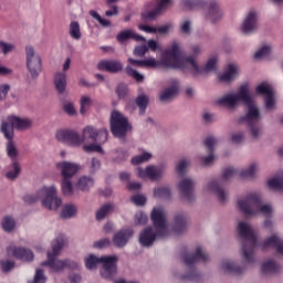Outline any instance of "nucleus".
<instances>
[{
    "label": "nucleus",
    "instance_id": "13d9d810",
    "mask_svg": "<svg viewBox=\"0 0 283 283\" xmlns=\"http://www.w3.org/2000/svg\"><path fill=\"white\" fill-rule=\"evenodd\" d=\"M130 201H133V203L137 205V206H144L147 201L145 196L142 195H135L133 196V198H130Z\"/></svg>",
    "mask_w": 283,
    "mask_h": 283
},
{
    "label": "nucleus",
    "instance_id": "e433bc0d",
    "mask_svg": "<svg viewBox=\"0 0 283 283\" xmlns=\"http://www.w3.org/2000/svg\"><path fill=\"white\" fill-rule=\"evenodd\" d=\"M93 186H94L93 178L87 177V176L81 177L77 182V187L82 191H87Z\"/></svg>",
    "mask_w": 283,
    "mask_h": 283
},
{
    "label": "nucleus",
    "instance_id": "72a5a7b5",
    "mask_svg": "<svg viewBox=\"0 0 283 283\" xmlns=\"http://www.w3.org/2000/svg\"><path fill=\"white\" fill-rule=\"evenodd\" d=\"M187 229V217L184 214L175 216V232L181 233Z\"/></svg>",
    "mask_w": 283,
    "mask_h": 283
},
{
    "label": "nucleus",
    "instance_id": "ea45409f",
    "mask_svg": "<svg viewBox=\"0 0 283 283\" xmlns=\"http://www.w3.org/2000/svg\"><path fill=\"white\" fill-rule=\"evenodd\" d=\"M77 212V209L74 205H66L61 213L63 219L72 218Z\"/></svg>",
    "mask_w": 283,
    "mask_h": 283
},
{
    "label": "nucleus",
    "instance_id": "0eeeda50",
    "mask_svg": "<svg viewBox=\"0 0 283 283\" xmlns=\"http://www.w3.org/2000/svg\"><path fill=\"white\" fill-rule=\"evenodd\" d=\"M64 244H65V239L63 235L59 237L55 241H53V244H52L53 252L48 253L49 260L42 262V265H48L55 272L62 271L64 268L77 269L78 264L74 261L56 260V256L60 254V251L63 249Z\"/></svg>",
    "mask_w": 283,
    "mask_h": 283
},
{
    "label": "nucleus",
    "instance_id": "7c9ffc66",
    "mask_svg": "<svg viewBox=\"0 0 283 283\" xmlns=\"http://www.w3.org/2000/svg\"><path fill=\"white\" fill-rule=\"evenodd\" d=\"M263 274H275L281 271V265L276 264L273 260L264 262L261 266Z\"/></svg>",
    "mask_w": 283,
    "mask_h": 283
},
{
    "label": "nucleus",
    "instance_id": "4d7b16f0",
    "mask_svg": "<svg viewBox=\"0 0 283 283\" xmlns=\"http://www.w3.org/2000/svg\"><path fill=\"white\" fill-rule=\"evenodd\" d=\"M115 92L119 98H125L127 96L128 90L126 85L119 84L117 85V90H115Z\"/></svg>",
    "mask_w": 283,
    "mask_h": 283
},
{
    "label": "nucleus",
    "instance_id": "5fc2aeb1",
    "mask_svg": "<svg viewBox=\"0 0 283 283\" xmlns=\"http://www.w3.org/2000/svg\"><path fill=\"white\" fill-rule=\"evenodd\" d=\"M264 104L266 109H273L275 106L274 93L264 97Z\"/></svg>",
    "mask_w": 283,
    "mask_h": 283
},
{
    "label": "nucleus",
    "instance_id": "c756f323",
    "mask_svg": "<svg viewBox=\"0 0 283 283\" xmlns=\"http://www.w3.org/2000/svg\"><path fill=\"white\" fill-rule=\"evenodd\" d=\"M238 74V67L234 64H229L227 71L219 76L220 82H232Z\"/></svg>",
    "mask_w": 283,
    "mask_h": 283
},
{
    "label": "nucleus",
    "instance_id": "8fccbe9b",
    "mask_svg": "<svg viewBox=\"0 0 283 283\" xmlns=\"http://www.w3.org/2000/svg\"><path fill=\"white\" fill-rule=\"evenodd\" d=\"M271 53V48L269 46H262L259 51H256L254 53V59L255 60H261V59H264L266 56H269Z\"/></svg>",
    "mask_w": 283,
    "mask_h": 283
},
{
    "label": "nucleus",
    "instance_id": "6ab92c4d",
    "mask_svg": "<svg viewBox=\"0 0 283 283\" xmlns=\"http://www.w3.org/2000/svg\"><path fill=\"white\" fill-rule=\"evenodd\" d=\"M195 181L190 178H186L179 182V192L181 197L186 198L188 201H192L193 197V189H195Z\"/></svg>",
    "mask_w": 283,
    "mask_h": 283
},
{
    "label": "nucleus",
    "instance_id": "aec40b11",
    "mask_svg": "<svg viewBox=\"0 0 283 283\" xmlns=\"http://www.w3.org/2000/svg\"><path fill=\"white\" fill-rule=\"evenodd\" d=\"M7 251L9 255H13L17 259H20L22 261H32L34 258L33 252L25 248H17V247L10 245L8 247Z\"/></svg>",
    "mask_w": 283,
    "mask_h": 283
},
{
    "label": "nucleus",
    "instance_id": "0e129e2a",
    "mask_svg": "<svg viewBox=\"0 0 283 283\" xmlns=\"http://www.w3.org/2000/svg\"><path fill=\"white\" fill-rule=\"evenodd\" d=\"M10 91V86L8 84L0 86V101L4 99Z\"/></svg>",
    "mask_w": 283,
    "mask_h": 283
},
{
    "label": "nucleus",
    "instance_id": "cd10ccee",
    "mask_svg": "<svg viewBox=\"0 0 283 283\" xmlns=\"http://www.w3.org/2000/svg\"><path fill=\"white\" fill-rule=\"evenodd\" d=\"M129 39H133L137 42L145 41V39L142 35L134 33L132 30L122 31L119 32V34H117V42L119 43H124Z\"/></svg>",
    "mask_w": 283,
    "mask_h": 283
},
{
    "label": "nucleus",
    "instance_id": "9b49d317",
    "mask_svg": "<svg viewBox=\"0 0 283 283\" xmlns=\"http://www.w3.org/2000/svg\"><path fill=\"white\" fill-rule=\"evenodd\" d=\"M202 261L207 262L209 261V255L202 250L201 247L197 248V251L195 254H186L184 255V263L190 268V273L181 276L184 280H190L192 282H200L201 275L196 271L193 268L195 263Z\"/></svg>",
    "mask_w": 283,
    "mask_h": 283
},
{
    "label": "nucleus",
    "instance_id": "2f4dec72",
    "mask_svg": "<svg viewBox=\"0 0 283 283\" xmlns=\"http://www.w3.org/2000/svg\"><path fill=\"white\" fill-rule=\"evenodd\" d=\"M54 85L59 94H63L66 90V74L57 73L54 78Z\"/></svg>",
    "mask_w": 283,
    "mask_h": 283
},
{
    "label": "nucleus",
    "instance_id": "2eb2a0df",
    "mask_svg": "<svg viewBox=\"0 0 283 283\" xmlns=\"http://www.w3.org/2000/svg\"><path fill=\"white\" fill-rule=\"evenodd\" d=\"M184 60H190L192 61V63H195V66L197 67V70L193 67V65L188 64L186 67H180L181 71L185 72H190V74H192V76L198 77L200 75H202L203 73H208V72H212L217 70V59L212 57L210 60L207 61L205 67H200L197 63V61H195V59L192 56L190 57H184Z\"/></svg>",
    "mask_w": 283,
    "mask_h": 283
},
{
    "label": "nucleus",
    "instance_id": "052dcab7",
    "mask_svg": "<svg viewBox=\"0 0 283 283\" xmlns=\"http://www.w3.org/2000/svg\"><path fill=\"white\" fill-rule=\"evenodd\" d=\"M187 167H188V161L186 159H184V160L179 161V165H177L176 170L179 175L184 176Z\"/></svg>",
    "mask_w": 283,
    "mask_h": 283
},
{
    "label": "nucleus",
    "instance_id": "7ed1b4c3",
    "mask_svg": "<svg viewBox=\"0 0 283 283\" xmlns=\"http://www.w3.org/2000/svg\"><path fill=\"white\" fill-rule=\"evenodd\" d=\"M187 65H192V67L197 70L196 64L191 61V59L184 60L180 45L177 42L172 43V46H170V49L164 51V54H161V61H157L154 57L144 60V67L147 69H158L160 66H164L166 69L180 70L182 67H186Z\"/></svg>",
    "mask_w": 283,
    "mask_h": 283
},
{
    "label": "nucleus",
    "instance_id": "a211bd4d",
    "mask_svg": "<svg viewBox=\"0 0 283 283\" xmlns=\"http://www.w3.org/2000/svg\"><path fill=\"white\" fill-rule=\"evenodd\" d=\"M255 30H258V13L250 11L242 23L241 31L243 34H251Z\"/></svg>",
    "mask_w": 283,
    "mask_h": 283
},
{
    "label": "nucleus",
    "instance_id": "a19ab883",
    "mask_svg": "<svg viewBox=\"0 0 283 283\" xmlns=\"http://www.w3.org/2000/svg\"><path fill=\"white\" fill-rule=\"evenodd\" d=\"M126 75L135 78V81H137V83H143L145 80V76L139 74L137 71H135L132 66H126Z\"/></svg>",
    "mask_w": 283,
    "mask_h": 283
},
{
    "label": "nucleus",
    "instance_id": "f03ea898",
    "mask_svg": "<svg viewBox=\"0 0 283 283\" xmlns=\"http://www.w3.org/2000/svg\"><path fill=\"white\" fill-rule=\"evenodd\" d=\"M56 138L70 146H80L88 140L105 144L108 139V130L105 128L96 129L93 126H87L83 129V135L81 137L80 134L74 130L62 129L57 132Z\"/></svg>",
    "mask_w": 283,
    "mask_h": 283
},
{
    "label": "nucleus",
    "instance_id": "a878e982",
    "mask_svg": "<svg viewBox=\"0 0 283 283\" xmlns=\"http://www.w3.org/2000/svg\"><path fill=\"white\" fill-rule=\"evenodd\" d=\"M98 70L109 73H119L123 71V64L119 61H102L97 65Z\"/></svg>",
    "mask_w": 283,
    "mask_h": 283
},
{
    "label": "nucleus",
    "instance_id": "603ef678",
    "mask_svg": "<svg viewBox=\"0 0 283 283\" xmlns=\"http://www.w3.org/2000/svg\"><path fill=\"white\" fill-rule=\"evenodd\" d=\"M91 105H92V101H91L90 97H86V96L82 97V99H81V114L84 115L87 112V109Z\"/></svg>",
    "mask_w": 283,
    "mask_h": 283
},
{
    "label": "nucleus",
    "instance_id": "6e6552de",
    "mask_svg": "<svg viewBox=\"0 0 283 283\" xmlns=\"http://www.w3.org/2000/svg\"><path fill=\"white\" fill-rule=\"evenodd\" d=\"M42 196L45 198L42 200V205L50 210H57L62 206V199L56 195V188L54 186L45 187L38 191L35 195H27L23 200L27 203L36 202Z\"/></svg>",
    "mask_w": 283,
    "mask_h": 283
},
{
    "label": "nucleus",
    "instance_id": "bb28decb",
    "mask_svg": "<svg viewBox=\"0 0 283 283\" xmlns=\"http://www.w3.org/2000/svg\"><path fill=\"white\" fill-rule=\"evenodd\" d=\"M217 144V139L213 137H208L205 139L203 145L205 147L208 149V156L206 158H203L202 163L206 166H209L210 164H212L214 161V145Z\"/></svg>",
    "mask_w": 283,
    "mask_h": 283
},
{
    "label": "nucleus",
    "instance_id": "f257e3e1",
    "mask_svg": "<svg viewBox=\"0 0 283 283\" xmlns=\"http://www.w3.org/2000/svg\"><path fill=\"white\" fill-rule=\"evenodd\" d=\"M240 102L247 105L248 113L244 117L239 119V123H245L251 133V136L254 139H258L261 135V114L259 108L254 105L249 93V87L247 85H241L239 92L235 95L228 94L217 101L219 105L229 108H234Z\"/></svg>",
    "mask_w": 283,
    "mask_h": 283
},
{
    "label": "nucleus",
    "instance_id": "423d86ee",
    "mask_svg": "<svg viewBox=\"0 0 283 283\" xmlns=\"http://www.w3.org/2000/svg\"><path fill=\"white\" fill-rule=\"evenodd\" d=\"M238 207L245 216L262 213L269 217L273 211L270 205H262L261 197L254 193L248 195L243 200H239Z\"/></svg>",
    "mask_w": 283,
    "mask_h": 283
},
{
    "label": "nucleus",
    "instance_id": "774afa93",
    "mask_svg": "<svg viewBox=\"0 0 283 283\" xmlns=\"http://www.w3.org/2000/svg\"><path fill=\"white\" fill-rule=\"evenodd\" d=\"M109 240L108 239H103V240H99V241H96L95 243H94V248H96V249H102V248H105V247H107V245H109Z\"/></svg>",
    "mask_w": 283,
    "mask_h": 283
},
{
    "label": "nucleus",
    "instance_id": "5701e85b",
    "mask_svg": "<svg viewBox=\"0 0 283 283\" xmlns=\"http://www.w3.org/2000/svg\"><path fill=\"white\" fill-rule=\"evenodd\" d=\"M223 13L219 7V4L214 1H210L208 4V12L206 14V19L209 20L211 23H216L217 21L221 20Z\"/></svg>",
    "mask_w": 283,
    "mask_h": 283
},
{
    "label": "nucleus",
    "instance_id": "ddd939ff",
    "mask_svg": "<svg viewBox=\"0 0 283 283\" xmlns=\"http://www.w3.org/2000/svg\"><path fill=\"white\" fill-rule=\"evenodd\" d=\"M129 130H132V125L128 118L118 111H113L111 115V132L113 136L124 138Z\"/></svg>",
    "mask_w": 283,
    "mask_h": 283
},
{
    "label": "nucleus",
    "instance_id": "bf43d9fd",
    "mask_svg": "<svg viewBox=\"0 0 283 283\" xmlns=\"http://www.w3.org/2000/svg\"><path fill=\"white\" fill-rule=\"evenodd\" d=\"M147 221L148 217L144 212H137V214H135V223L145 224Z\"/></svg>",
    "mask_w": 283,
    "mask_h": 283
},
{
    "label": "nucleus",
    "instance_id": "39448f33",
    "mask_svg": "<svg viewBox=\"0 0 283 283\" xmlns=\"http://www.w3.org/2000/svg\"><path fill=\"white\" fill-rule=\"evenodd\" d=\"M238 232L242 241V256L243 259L252 263L254 261V251L258 247V237L254 230L245 222L238 223Z\"/></svg>",
    "mask_w": 283,
    "mask_h": 283
},
{
    "label": "nucleus",
    "instance_id": "3c124183",
    "mask_svg": "<svg viewBox=\"0 0 283 283\" xmlns=\"http://www.w3.org/2000/svg\"><path fill=\"white\" fill-rule=\"evenodd\" d=\"M101 145H103V144L85 145V146L83 147V149H84L86 153H94V151H96V153H99V154H104V150H103V148H102Z\"/></svg>",
    "mask_w": 283,
    "mask_h": 283
},
{
    "label": "nucleus",
    "instance_id": "f8f14e48",
    "mask_svg": "<svg viewBox=\"0 0 283 283\" xmlns=\"http://www.w3.org/2000/svg\"><path fill=\"white\" fill-rule=\"evenodd\" d=\"M238 174V170L228 167L223 169L222 177L220 179L213 180L208 185V189L211 190L218 198L219 202L227 201V193L223 190L224 181H228L230 178L234 177Z\"/></svg>",
    "mask_w": 283,
    "mask_h": 283
},
{
    "label": "nucleus",
    "instance_id": "dca6fc26",
    "mask_svg": "<svg viewBox=\"0 0 283 283\" xmlns=\"http://www.w3.org/2000/svg\"><path fill=\"white\" fill-rule=\"evenodd\" d=\"M172 6V0H161L155 7L153 11H144L142 12V22L148 23L155 21L164 11Z\"/></svg>",
    "mask_w": 283,
    "mask_h": 283
},
{
    "label": "nucleus",
    "instance_id": "6e6d98bb",
    "mask_svg": "<svg viewBox=\"0 0 283 283\" xmlns=\"http://www.w3.org/2000/svg\"><path fill=\"white\" fill-rule=\"evenodd\" d=\"M147 52H148V48L146 45H139V46L135 48V50L133 51V54L135 56L143 57V56H145V54Z\"/></svg>",
    "mask_w": 283,
    "mask_h": 283
},
{
    "label": "nucleus",
    "instance_id": "58836bf2",
    "mask_svg": "<svg viewBox=\"0 0 283 283\" xmlns=\"http://www.w3.org/2000/svg\"><path fill=\"white\" fill-rule=\"evenodd\" d=\"M114 210V206L111 203L104 205L97 212L96 219L98 221L103 220L111 211Z\"/></svg>",
    "mask_w": 283,
    "mask_h": 283
},
{
    "label": "nucleus",
    "instance_id": "79ce46f5",
    "mask_svg": "<svg viewBox=\"0 0 283 283\" xmlns=\"http://www.w3.org/2000/svg\"><path fill=\"white\" fill-rule=\"evenodd\" d=\"M2 228L6 232H11L15 228V221L11 217H4L2 220Z\"/></svg>",
    "mask_w": 283,
    "mask_h": 283
},
{
    "label": "nucleus",
    "instance_id": "f704fd0d",
    "mask_svg": "<svg viewBox=\"0 0 283 283\" xmlns=\"http://www.w3.org/2000/svg\"><path fill=\"white\" fill-rule=\"evenodd\" d=\"M178 95V87L177 86H170V88L161 92V95L159 96V99L161 102H170Z\"/></svg>",
    "mask_w": 283,
    "mask_h": 283
},
{
    "label": "nucleus",
    "instance_id": "c03bdc74",
    "mask_svg": "<svg viewBox=\"0 0 283 283\" xmlns=\"http://www.w3.org/2000/svg\"><path fill=\"white\" fill-rule=\"evenodd\" d=\"M255 92H256V94L264 95L265 97L273 94V90L264 83L258 85L255 88Z\"/></svg>",
    "mask_w": 283,
    "mask_h": 283
},
{
    "label": "nucleus",
    "instance_id": "4be33fe9",
    "mask_svg": "<svg viewBox=\"0 0 283 283\" xmlns=\"http://www.w3.org/2000/svg\"><path fill=\"white\" fill-rule=\"evenodd\" d=\"M137 175L142 178H148L150 180H158L163 177V170L155 166L146 167V169L139 168Z\"/></svg>",
    "mask_w": 283,
    "mask_h": 283
},
{
    "label": "nucleus",
    "instance_id": "c9c22d12",
    "mask_svg": "<svg viewBox=\"0 0 283 283\" xmlns=\"http://www.w3.org/2000/svg\"><path fill=\"white\" fill-rule=\"evenodd\" d=\"M268 186L270 189L281 191L283 190V172L280 176H275L274 178L268 181Z\"/></svg>",
    "mask_w": 283,
    "mask_h": 283
},
{
    "label": "nucleus",
    "instance_id": "4468645a",
    "mask_svg": "<svg viewBox=\"0 0 283 283\" xmlns=\"http://www.w3.org/2000/svg\"><path fill=\"white\" fill-rule=\"evenodd\" d=\"M27 55V67L32 76V78H38L42 72V60L39 54L35 53L33 46L28 45L25 48Z\"/></svg>",
    "mask_w": 283,
    "mask_h": 283
},
{
    "label": "nucleus",
    "instance_id": "37998d69",
    "mask_svg": "<svg viewBox=\"0 0 283 283\" xmlns=\"http://www.w3.org/2000/svg\"><path fill=\"white\" fill-rule=\"evenodd\" d=\"M70 34L74 40H80L82 38L81 28L77 22H72L70 25Z\"/></svg>",
    "mask_w": 283,
    "mask_h": 283
},
{
    "label": "nucleus",
    "instance_id": "4c0bfd02",
    "mask_svg": "<svg viewBox=\"0 0 283 283\" xmlns=\"http://www.w3.org/2000/svg\"><path fill=\"white\" fill-rule=\"evenodd\" d=\"M148 103L149 98L146 95L137 96V99H135V104H137V106L139 107V115L145 114Z\"/></svg>",
    "mask_w": 283,
    "mask_h": 283
},
{
    "label": "nucleus",
    "instance_id": "b1692460",
    "mask_svg": "<svg viewBox=\"0 0 283 283\" xmlns=\"http://www.w3.org/2000/svg\"><path fill=\"white\" fill-rule=\"evenodd\" d=\"M262 248H273L279 254L283 255V239H281L276 234H272L270 238L264 240Z\"/></svg>",
    "mask_w": 283,
    "mask_h": 283
},
{
    "label": "nucleus",
    "instance_id": "338daca9",
    "mask_svg": "<svg viewBox=\"0 0 283 283\" xmlns=\"http://www.w3.org/2000/svg\"><path fill=\"white\" fill-rule=\"evenodd\" d=\"M15 263L13 261H4L2 262V271L9 272L11 269H13Z\"/></svg>",
    "mask_w": 283,
    "mask_h": 283
},
{
    "label": "nucleus",
    "instance_id": "864d4df0",
    "mask_svg": "<svg viewBox=\"0 0 283 283\" xmlns=\"http://www.w3.org/2000/svg\"><path fill=\"white\" fill-rule=\"evenodd\" d=\"M45 281H46V277L44 275L43 270L38 269L36 272H35L34 280L32 282H29V283H45Z\"/></svg>",
    "mask_w": 283,
    "mask_h": 283
},
{
    "label": "nucleus",
    "instance_id": "393cba45",
    "mask_svg": "<svg viewBox=\"0 0 283 283\" xmlns=\"http://www.w3.org/2000/svg\"><path fill=\"white\" fill-rule=\"evenodd\" d=\"M9 125L13 128H17L18 130H25L31 127L32 122L28 118H20L17 116H9L8 117Z\"/></svg>",
    "mask_w": 283,
    "mask_h": 283
},
{
    "label": "nucleus",
    "instance_id": "49530a36",
    "mask_svg": "<svg viewBox=\"0 0 283 283\" xmlns=\"http://www.w3.org/2000/svg\"><path fill=\"white\" fill-rule=\"evenodd\" d=\"M155 197L157 198H170L171 191L169 187H159L155 189Z\"/></svg>",
    "mask_w": 283,
    "mask_h": 283
},
{
    "label": "nucleus",
    "instance_id": "c85d7f7f",
    "mask_svg": "<svg viewBox=\"0 0 283 283\" xmlns=\"http://www.w3.org/2000/svg\"><path fill=\"white\" fill-rule=\"evenodd\" d=\"M181 6L186 10H200L205 9L208 3L205 0H181Z\"/></svg>",
    "mask_w": 283,
    "mask_h": 283
},
{
    "label": "nucleus",
    "instance_id": "f3484780",
    "mask_svg": "<svg viewBox=\"0 0 283 283\" xmlns=\"http://www.w3.org/2000/svg\"><path fill=\"white\" fill-rule=\"evenodd\" d=\"M1 133L8 139V144H7L8 156L12 159H15L18 156V149L13 142L14 132H13L12 127L7 122H3L1 124Z\"/></svg>",
    "mask_w": 283,
    "mask_h": 283
},
{
    "label": "nucleus",
    "instance_id": "de8ad7c7",
    "mask_svg": "<svg viewBox=\"0 0 283 283\" xmlns=\"http://www.w3.org/2000/svg\"><path fill=\"white\" fill-rule=\"evenodd\" d=\"M12 168H13V170H10L9 172H7V178L11 179V180L15 179L19 176V174L21 172V167H20L19 163L13 161Z\"/></svg>",
    "mask_w": 283,
    "mask_h": 283
},
{
    "label": "nucleus",
    "instance_id": "20e7f679",
    "mask_svg": "<svg viewBox=\"0 0 283 283\" xmlns=\"http://www.w3.org/2000/svg\"><path fill=\"white\" fill-rule=\"evenodd\" d=\"M150 220H153V226H155V230L157 231L154 232L153 228L149 227L139 234V243L144 247H151L157 238H166L169 233L167 216L164 209H153Z\"/></svg>",
    "mask_w": 283,
    "mask_h": 283
},
{
    "label": "nucleus",
    "instance_id": "e2e57ef3",
    "mask_svg": "<svg viewBox=\"0 0 283 283\" xmlns=\"http://www.w3.org/2000/svg\"><path fill=\"white\" fill-rule=\"evenodd\" d=\"M64 112L70 116H74L76 114V109L72 103L64 105Z\"/></svg>",
    "mask_w": 283,
    "mask_h": 283
},
{
    "label": "nucleus",
    "instance_id": "09e8293b",
    "mask_svg": "<svg viewBox=\"0 0 283 283\" xmlns=\"http://www.w3.org/2000/svg\"><path fill=\"white\" fill-rule=\"evenodd\" d=\"M150 158H151V154L144 153L140 156L133 157V159H130V163H133V165H139L142 163L148 161Z\"/></svg>",
    "mask_w": 283,
    "mask_h": 283
},
{
    "label": "nucleus",
    "instance_id": "680f3d73",
    "mask_svg": "<svg viewBox=\"0 0 283 283\" xmlns=\"http://www.w3.org/2000/svg\"><path fill=\"white\" fill-rule=\"evenodd\" d=\"M13 49H14V46L12 44H8V43H4L2 41L0 42V53L8 54Z\"/></svg>",
    "mask_w": 283,
    "mask_h": 283
},
{
    "label": "nucleus",
    "instance_id": "1a4fd4ad",
    "mask_svg": "<svg viewBox=\"0 0 283 283\" xmlns=\"http://www.w3.org/2000/svg\"><path fill=\"white\" fill-rule=\"evenodd\" d=\"M118 258L117 256H102L97 258L94 254H91L86 260L85 264L86 268L90 270H93L96 268L97 264L103 263V269L101 271V274L104 279H113V276L116 274L117 262Z\"/></svg>",
    "mask_w": 283,
    "mask_h": 283
},
{
    "label": "nucleus",
    "instance_id": "412c9836",
    "mask_svg": "<svg viewBox=\"0 0 283 283\" xmlns=\"http://www.w3.org/2000/svg\"><path fill=\"white\" fill-rule=\"evenodd\" d=\"M134 235L133 229H123L117 231L115 235H113V244L117 248H123L127 244L129 239Z\"/></svg>",
    "mask_w": 283,
    "mask_h": 283
},
{
    "label": "nucleus",
    "instance_id": "9d476101",
    "mask_svg": "<svg viewBox=\"0 0 283 283\" xmlns=\"http://www.w3.org/2000/svg\"><path fill=\"white\" fill-rule=\"evenodd\" d=\"M57 168L61 169L62 175V192L65 197H71L74 193V188L72 185V178L77 174L81 169V166L77 164L63 161L59 163Z\"/></svg>",
    "mask_w": 283,
    "mask_h": 283
},
{
    "label": "nucleus",
    "instance_id": "a18cd8bd",
    "mask_svg": "<svg viewBox=\"0 0 283 283\" xmlns=\"http://www.w3.org/2000/svg\"><path fill=\"white\" fill-rule=\"evenodd\" d=\"M256 170H258V165L252 164L248 169L242 170L239 174V176H240V178H251L254 176Z\"/></svg>",
    "mask_w": 283,
    "mask_h": 283
},
{
    "label": "nucleus",
    "instance_id": "69168bd1",
    "mask_svg": "<svg viewBox=\"0 0 283 283\" xmlns=\"http://www.w3.org/2000/svg\"><path fill=\"white\" fill-rule=\"evenodd\" d=\"M99 168H101V161L97 158H93L91 164V172L94 174Z\"/></svg>",
    "mask_w": 283,
    "mask_h": 283
},
{
    "label": "nucleus",
    "instance_id": "473e14b6",
    "mask_svg": "<svg viewBox=\"0 0 283 283\" xmlns=\"http://www.w3.org/2000/svg\"><path fill=\"white\" fill-rule=\"evenodd\" d=\"M221 269L224 272L233 273V274H237V275H240V274L243 273V268H240V266L235 265V263H233L231 261H223L221 263Z\"/></svg>",
    "mask_w": 283,
    "mask_h": 283
}]
</instances>
